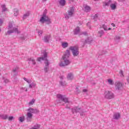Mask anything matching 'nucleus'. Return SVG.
<instances>
[{
	"mask_svg": "<svg viewBox=\"0 0 129 129\" xmlns=\"http://www.w3.org/2000/svg\"><path fill=\"white\" fill-rule=\"evenodd\" d=\"M43 56L42 57H38L37 61L38 62H41V61H44L45 67L44 70L45 73H47L49 71V66L50 65V62L48 59V53L46 52L45 50L43 51Z\"/></svg>",
	"mask_w": 129,
	"mask_h": 129,
	"instance_id": "f257e3e1",
	"label": "nucleus"
},
{
	"mask_svg": "<svg viewBox=\"0 0 129 129\" xmlns=\"http://www.w3.org/2000/svg\"><path fill=\"white\" fill-rule=\"evenodd\" d=\"M70 56V51L69 50H67L64 53V55L60 59V62L59 63V66L60 67H65V66H68L71 63L70 60L68 59L69 56Z\"/></svg>",
	"mask_w": 129,
	"mask_h": 129,
	"instance_id": "f03ea898",
	"label": "nucleus"
},
{
	"mask_svg": "<svg viewBox=\"0 0 129 129\" xmlns=\"http://www.w3.org/2000/svg\"><path fill=\"white\" fill-rule=\"evenodd\" d=\"M40 22L41 23H45V22H46L47 25H50V24H51L52 23V21H51V19L47 16L46 12H43L42 17L40 19Z\"/></svg>",
	"mask_w": 129,
	"mask_h": 129,
	"instance_id": "7ed1b4c3",
	"label": "nucleus"
},
{
	"mask_svg": "<svg viewBox=\"0 0 129 129\" xmlns=\"http://www.w3.org/2000/svg\"><path fill=\"white\" fill-rule=\"evenodd\" d=\"M69 49L72 51L73 55L74 56V57H76V56L79 55V47H78V46H71L69 48Z\"/></svg>",
	"mask_w": 129,
	"mask_h": 129,
	"instance_id": "20e7f679",
	"label": "nucleus"
},
{
	"mask_svg": "<svg viewBox=\"0 0 129 129\" xmlns=\"http://www.w3.org/2000/svg\"><path fill=\"white\" fill-rule=\"evenodd\" d=\"M68 14H64V17L66 20H69L71 17L74 15V7H71L70 9L68 11Z\"/></svg>",
	"mask_w": 129,
	"mask_h": 129,
	"instance_id": "39448f33",
	"label": "nucleus"
},
{
	"mask_svg": "<svg viewBox=\"0 0 129 129\" xmlns=\"http://www.w3.org/2000/svg\"><path fill=\"white\" fill-rule=\"evenodd\" d=\"M104 96L106 99H111L114 97V95L109 91H105Z\"/></svg>",
	"mask_w": 129,
	"mask_h": 129,
	"instance_id": "423d86ee",
	"label": "nucleus"
},
{
	"mask_svg": "<svg viewBox=\"0 0 129 129\" xmlns=\"http://www.w3.org/2000/svg\"><path fill=\"white\" fill-rule=\"evenodd\" d=\"M93 41L92 37H88L86 39L83 40V39L81 40V42L83 43V47L85 46V44H91Z\"/></svg>",
	"mask_w": 129,
	"mask_h": 129,
	"instance_id": "0eeeda50",
	"label": "nucleus"
},
{
	"mask_svg": "<svg viewBox=\"0 0 129 129\" xmlns=\"http://www.w3.org/2000/svg\"><path fill=\"white\" fill-rule=\"evenodd\" d=\"M57 98L58 99H60L61 101H63L65 103H69V101L68 100V98L65 97V96H63L60 94L57 95Z\"/></svg>",
	"mask_w": 129,
	"mask_h": 129,
	"instance_id": "6e6552de",
	"label": "nucleus"
},
{
	"mask_svg": "<svg viewBox=\"0 0 129 129\" xmlns=\"http://www.w3.org/2000/svg\"><path fill=\"white\" fill-rule=\"evenodd\" d=\"M13 33H17V34H19L20 32H19L18 28H14L13 29L9 30L7 32L5 33V35L6 36H8V35H10L13 34Z\"/></svg>",
	"mask_w": 129,
	"mask_h": 129,
	"instance_id": "1a4fd4ad",
	"label": "nucleus"
},
{
	"mask_svg": "<svg viewBox=\"0 0 129 129\" xmlns=\"http://www.w3.org/2000/svg\"><path fill=\"white\" fill-rule=\"evenodd\" d=\"M72 112H73V113H75V112H76V113L81 112L80 115H81L82 116H83V112H84L82 111L81 110V108L77 107H75V108L72 109Z\"/></svg>",
	"mask_w": 129,
	"mask_h": 129,
	"instance_id": "9d476101",
	"label": "nucleus"
},
{
	"mask_svg": "<svg viewBox=\"0 0 129 129\" xmlns=\"http://www.w3.org/2000/svg\"><path fill=\"white\" fill-rule=\"evenodd\" d=\"M116 90H121L122 89V83L119 82H116L115 83Z\"/></svg>",
	"mask_w": 129,
	"mask_h": 129,
	"instance_id": "9b49d317",
	"label": "nucleus"
},
{
	"mask_svg": "<svg viewBox=\"0 0 129 129\" xmlns=\"http://www.w3.org/2000/svg\"><path fill=\"white\" fill-rule=\"evenodd\" d=\"M27 111L29 112H30V113H34L36 114L37 113H39L40 112V111L38 110L37 109H34L33 108H29L27 109Z\"/></svg>",
	"mask_w": 129,
	"mask_h": 129,
	"instance_id": "f8f14e48",
	"label": "nucleus"
},
{
	"mask_svg": "<svg viewBox=\"0 0 129 129\" xmlns=\"http://www.w3.org/2000/svg\"><path fill=\"white\" fill-rule=\"evenodd\" d=\"M32 118H33V114L30 112H27L26 116V121L30 122L32 121Z\"/></svg>",
	"mask_w": 129,
	"mask_h": 129,
	"instance_id": "ddd939ff",
	"label": "nucleus"
},
{
	"mask_svg": "<svg viewBox=\"0 0 129 129\" xmlns=\"http://www.w3.org/2000/svg\"><path fill=\"white\" fill-rule=\"evenodd\" d=\"M120 118V113H114L113 116V119L117 120Z\"/></svg>",
	"mask_w": 129,
	"mask_h": 129,
	"instance_id": "4468645a",
	"label": "nucleus"
},
{
	"mask_svg": "<svg viewBox=\"0 0 129 129\" xmlns=\"http://www.w3.org/2000/svg\"><path fill=\"white\" fill-rule=\"evenodd\" d=\"M50 38H51V36L50 35H46L44 36L43 41L45 43H49V41H50Z\"/></svg>",
	"mask_w": 129,
	"mask_h": 129,
	"instance_id": "2eb2a0df",
	"label": "nucleus"
},
{
	"mask_svg": "<svg viewBox=\"0 0 129 129\" xmlns=\"http://www.w3.org/2000/svg\"><path fill=\"white\" fill-rule=\"evenodd\" d=\"M80 32V28H79V27L78 26L74 31V35H78Z\"/></svg>",
	"mask_w": 129,
	"mask_h": 129,
	"instance_id": "dca6fc26",
	"label": "nucleus"
},
{
	"mask_svg": "<svg viewBox=\"0 0 129 129\" xmlns=\"http://www.w3.org/2000/svg\"><path fill=\"white\" fill-rule=\"evenodd\" d=\"M29 16H30V12H27L26 14H25L23 15V20L24 21V20H26V19H27V18H28V17H29Z\"/></svg>",
	"mask_w": 129,
	"mask_h": 129,
	"instance_id": "f3484780",
	"label": "nucleus"
},
{
	"mask_svg": "<svg viewBox=\"0 0 129 129\" xmlns=\"http://www.w3.org/2000/svg\"><path fill=\"white\" fill-rule=\"evenodd\" d=\"M0 117H1L2 119H8L9 116L6 114H0Z\"/></svg>",
	"mask_w": 129,
	"mask_h": 129,
	"instance_id": "a211bd4d",
	"label": "nucleus"
},
{
	"mask_svg": "<svg viewBox=\"0 0 129 129\" xmlns=\"http://www.w3.org/2000/svg\"><path fill=\"white\" fill-rule=\"evenodd\" d=\"M98 35L99 37H102L103 35H104V31L103 30H100L98 32Z\"/></svg>",
	"mask_w": 129,
	"mask_h": 129,
	"instance_id": "6ab92c4d",
	"label": "nucleus"
},
{
	"mask_svg": "<svg viewBox=\"0 0 129 129\" xmlns=\"http://www.w3.org/2000/svg\"><path fill=\"white\" fill-rule=\"evenodd\" d=\"M85 12L88 13V12H90L91 11V8L89 6H86L85 7Z\"/></svg>",
	"mask_w": 129,
	"mask_h": 129,
	"instance_id": "aec40b11",
	"label": "nucleus"
},
{
	"mask_svg": "<svg viewBox=\"0 0 129 129\" xmlns=\"http://www.w3.org/2000/svg\"><path fill=\"white\" fill-rule=\"evenodd\" d=\"M103 4H105V7H109V5L111 4V0H109L107 2H103Z\"/></svg>",
	"mask_w": 129,
	"mask_h": 129,
	"instance_id": "412c9836",
	"label": "nucleus"
},
{
	"mask_svg": "<svg viewBox=\"0 0 129 129\" xmlns=\"http://www.w3.org/2000/svg\"><path fill=\"white\" fill-rule=\"evenodd\" d=\"M14 16L15 17L18 16V15H19V10H18V9H14Z\"/></svg>",
	"mask_w": 129,
	"mask_h": 129,
	"instance_id": "4be33fe9",
	"label": "nucleus"
},
{
	"mask_svg": "<svg viewBox=\"0 0 129 129\" xmlns=\"http://www.w3.org/2000/svg\"><path fill=\"white\" fill-rule=\"evenodd\" d=\"M66 3V1H65V0H60L59 2V5L60 6H62V7H64V6H65V3Z\"/></svg>",
	"mask_w": 129,
	"mask_h": 129,
	"instance_id": "5701e85b",
	"label": "nucleus"
},
{
	"mask_svg": "<svg viewBox=\"0 0 129 129\" xmlns=\"http://www.w3.org/2000/svg\"><path fill=\"white\" fill-rule=\"evenodd\" d=\"M67 79L69 80H72V79H73V75H72L71 73L69 74Z\"/></svg>",
	"mask_w": 129,
	"mask_h": 129,
	"instance_id": "b1692460",
	"label": "nucleus"
},
{
	"mask_svg": "<svg viewBox=\"0 0 129 129\" xmlns=\"http://www.w3.org/2000/svg\"><path fill=\"white\" fill-rule=\"evenodd\" d=\"M28 61H31L32 62L33 65H36V62H35V59L33 58H28Z\"/></svg>",
	"mask_w": 129,
	"mask_h": 129,
	"instance_id": "393cba45",
	"label": "nucleus"
},
{
	"mask_svg": "<svg viewBox=\"0 0 129 129\" xmlns=\"http://www.w3.org/2000/svg\"><path fill=\"white\" fill-rule=\"evenodd\" d=\"M93 19L95 22H96L98 20V14H96L94 16Z\"/></svg>",
	"mask_w": 129,
	"mask_h": 129,
	"instance_id": "a878e982",
	"label": "nucleus"
},
{
	"mask_svg": "<svg viewBox=\"0 0 129 129\" xmlns=\"http://www.w3.org/2000/svg\"><path fill=\"white\" fill-rule=\"evenodd\" d=\"M62 48H67V47H68V42H62Z\"/></svg>",
	"mask_w": 129,
	"mask_h": 129,
	"instance_id": "bb28decb",
	"label": "nucleus"
},
{
	"mask_svg": "<svg viewBox=\"0 0 129 129\" xmlns=\"http://www.w3.org/2000/svg\"><path fill=\"white\" fill-rule=\"evenodd\" d=\"M110 7L111 9V10H115V9H116V5L115 4H111L110 5Z\"/></svg>",
	"mask_w": 129,
	"mask_h": 129,
	"instance_id": "cd10ccee",
	"label": "nucleus"
},
{
	"mask_svg": "<svg viewBox=\"0 0 129 129\" xmlns=\"http://www.w3.org/2000/svg\"><path fill=\"white\" fill-rule=\"evenodd\" d=\"M13 29H14V28L13 27V24H12V23L10 22L9 23L8 30H13Z\"/></svg>",
	"mask_w": 129,
	"mask_h": 129,
	"instance_id": "c85d7f7f",
	"label": "nucleus"
},
{
	"mask_svg": "<svg viewBox=\"0 0 129 129\" xmlns=\"http://www.w3.org/2000/svg\"><path fill=\"white\" fill-rule=\"evenodd\" d=\"M40 126H41V125L39 124H36L33 126V128H35V129H40Z\"/></svg>",
	"mask_w": 129,
	"mask_h": 129,
	"instance_id": "c756f323",
	"label": "nucleus"
},
{
	"mask_svg": "<svg viewBox=\"0 0 129 129\" xmlns=\"http://www.w3.org/2000/svg\"><path fill=\"white\" fill-rule=\"evenodd\" d=\"M25 121V116H23L19 117V121L20 122H23Z\"/></svg>",
	"mask_w": 129,
	"mask_h": 129,
	"instance_id": "7c9ffc66",
	"label": "nucleus"
},
{
	"mask_svg": "<svg viewBox=\"0 0 129 129\" xmlns=\"http://www.w3.org/2000/svg\"><path fill=\"white\" fill-rule=\"evenodd\" d=\"M108 83L110 85H113V84H114V83H113V81H112V80H111V79L108 80Z\"/></svg>",
	"mask_w": 129,
	"mask_h": 129,
	"instance_id": "2f4dec72",
	"label": "nucleus"
},
{
	"mask_svg": "<svg viewBox=\"0 0 129 129\" xmlns=\"http://www.w3.org/2000/svg\"><path fill=\"white\" fill-rule=\"evenodd\" d=\"M35 101H36V100H35L34 99H32V100L29 102V104L30 105H33V104L35 103Z\"/></svg>",
	"mask_w": 129,
	"mask_h": 129,
	"instance_id": "473e14b6",
	"label": "nucleus"
},
{
	"mask_svg": "<svg viewBox=\"0 0 129 129\" xmlns=\"http://www.w3.org/2000/svg\"><path fill=\"white\" fill-rule=\"evenodd\" d=\"M59 84L61 86H65V85H66V83H65V81H61L60 82H59Z\"/></svg>",
	"mask_w": 129,
	"mask_h": 129,
	"instance_id": "72a5a7b5",
	"label": "nucleus"
},
{
	"mask_svg": "<svg viewBox=\"0 0 129 129\" xmlns=\"http://www.w3.org/2000/svg\"><path fill=\"white\" fill-rule=\"evenodd\" d=\"M39 37H42V34H43L42 30H39L38 32Z\"/></svg>",
	"mask_w": 129,
	"mask_h": 129,
	"instance_id": "f704fd0d",
	"label": "nucleus"
},
{
	"mask_svg": "<svg viewBox=\"0 0 129 129\" xmlns=\"http://www.w3.org/2000/svg\"><path fill=\"white\" fill-rule=\"evenodd\" d=\"M2 8L3 12H6V11H7V9L6 8L5 5H2Z\"/></svg>",
	"mask_w": 129,
	"mask_h": 129,
	"instance_id": "c9c22d12",
	"label": "nucleus"
},
{
	"mask_svg": "<svg viewBox=\"0 0 129 129\" xmlns=\"http://www.w3.org/2000/svg\"><path fill=\"white\" fill-rule=\"evenodd\" d=\"M81 35H84V36H88V34L87 32H84L80 34V36H81Z\"/></svg>",
	"mask_w": 129,
	"mask_h": 129,
	"instance_id": "e433bc0d",
	"label": "nucleus"
},
{
	"mask_svg": "<svg viewBox=\"0 0 129 129\" xmlns=\"http://www.w3.org/2000/svg\"><path fill=\"white\" fill-rule=\"evenodd\" d=\"M120 37H119V36H116L114 38L115 41H117V40H120Z\"/></svg>",
	"mask_w": 129,
	"mask_h": 129,
	"instance_id": "4c0bfd02",
	"label": "nucleus"
},
{
	"mask_svg": "<svg viewBox=\"0 0 129 129\" xmlns=\"http://www.w3.org/2000/svg\"><path fill=\"white\" fill-rule=\"evenodd\" d=\"M8 118V120L12 121L13 120V119H14V116H10Z\"/></svg>",
	"mask_w": 129,
	"mask_h": 129,
	"instance_id": "58836bf2",
	"label": "nucleus"
},
{
	"mask_svg": "<svg viewBox=\"0 0 129 129\" xmlns=\"http://www.w3.org/2000/svg\"><path fill=\"white\" fill-rule=\"evenodd\" d=\"M18 69H19V68H16L15 69H13L12 72L14 73H17V70H18Z\"/></svg>",
	"mask_w": 129,
	"mask_h": 129,
	"instance_id": "ea45409f",
	"label": "nucleus"
},
{
	"mask_svg": "<svg viewBox=\"0 0 129 129\" xmlns=\"http://www.w3.org/2000/svg\"><path fill=\"white\" fill-rule=\"evenodd\" d=\"M102 28H104V31H107V29H106V28H107L106 25H102Z\"/></svg>",
	"mask_w": 129,
	"mask_h": 129,
	"instance_id": "a19ab883",
	"label": "nucleus"
},
{
	"mask_svg": "<svg viewBox=\"0 0 129 129\" xmlns=\"http://www.w3.org/2000/svg\"><path fill=\"white\" fill-rule=\"evenodd\" d=\"M76 91L77 93H80V90H79V89H78V88H76Z\"/></svg>",
	"mask_w": 129,
	"mask_h": 129,
	"instance_id": "79ce46f5",
	"label": "nucleus"
},
{
	"mask_svg": "<svg viewBox=\"0 0 129 129\" xmlns=\"http://www.w3.org/2000/svg\"><path fill=\"white\" fill-rule=\"evenodd\" d=\"M3 23H4V22H3V20L0 19V27L3 26Z\"/></svg>",
	"mask_w": 129,
	"mask_h": 129,
	"instance_id": "37998d69",
	"label": "nucleus"
},
{
	"mask_svg": "<svg viewBox=\"0 0 129 129\" xmlns=\"http://www.w3.org/2000/svg\"><path fill=\"white\" fill-rule=\"evenodd\" d=\"M20 38L21 39V40H26V37L25 36H21Z\"/></svg>",
	"mask_w": 129,
	"mask_h": 129,
	"instance_id": "c03bdc74",
	"label": "nucleus"
},
{
	"mask_svg": "<svg viewBox=\"0 0 129 129\" xmlns=\"http://www.w3.org/2000/svg\"><path fill=\"white\" fill-rule=\"evenodd\" d=\"M31 85H32V86H33V87H35L36 86V84H35V83H31Z\"/></svg>",
	"mask_w": 129,
	"mask_h": 129,
	"instance_id": "a18cd8bd",
	"label": "nucleus"
},
{
	"mask_svg": "<svg viewBox=\"0 0 129 129\" xmlns=\"http://www.w3.org/2000/svg\"><path fill=\"white\" fill-rule=\"evenodd\" d=\"M26 82H27V83H31L32 82V81L31 80H27V81H26Z\"/></svg>",
	"mask_w": 129,
	"mask_h": 129,
	"instance_id": "49530a36",
	"label": "nucleus"
},
{
	"mask_svg": "<svg viewBox=\"0 0 129 129\" xmlns=\"http://www.w3.org/2000/svg\"><path fill=\"white\" fill-rule=\"evenodd\" d=\"M4 82H5V83H8V82H9V80H8V79H5V80H4Z\"/></svg>",
	"mask_w": 129,
	"mask_h": 129,
	"instance_id": "de8ad7c7",
	"label": "nucleus"
},
{
	"mask_svg": "<svg viewBox=\"0 0 129 129\" xmlns=\"http://www.w3.org/2000/svg\"><path fill=\"white\" fill-rule=\"evenodd\" d=\"M17 74H18V73H14V74L13 75L14 77H16V76H17Z\"/></svg>",
	"mask_w": 129,
	"mask_h": 129,
	"instance_id": "09e8293b",
	"label": "nucleus"
},
{
	"mask_svg": "<svg viewBox=\"0 0 129 129\" xmlns=\"http://www.w3.org/2000/svg\"><path fill=\"white\" fill-rule=\"evenodd\" d=\"M83 92H87V89H84L83 90Z\"/></svg>",
	"mask_w": 129,
	"mask_h": 129,
	"instance_id": "8fccbe9b",
	"label": "nucleus"
},
{
	"mask_svg": "<svg viewBox=\"0 0 129 129\" xmlns=\"http://www.w3.org/2000/svg\"><path fill=\"white\" fill-rule=\"evenodd\" d=\"M119 73H120V74H121V75H123L122 71H120V72H119Z\"/></svg>",
	"mask_w": 129,
	"mask_h": 129,
	"instance_id": "3c124183",
	"label": "nucleus"
},
{
	"mask_svg": "<svg viewBox=\"0 0 129 129\" xmlns=\"http://www.w3.org/2000/svg\"><path fill=\"white\" fill-rule=\"evenodd\" d=\"M33 86H32V84L29 85V88H32Z\"/></svg>",
	"mask_w": 129,
	"mask_h": 129,
	"instance_id": "603ef678",
	"label": "nucleus"
},
{
	"mask_svg": "<svg viewBox=\"0 0 129 129\" xmlns=\"http://www.w3.org/2000/svg\"><path fill=\"white\" fill-rule=\"evenodd\" d=\"M111 26H112V27H115V24H113V23H112Z\"/></svg>",
	"mask_w": 129,
	"mask_h": 129,
	"instance_id": "864d4df0",
	"label": "nucleus"
},
{
	"mask_svg": "<svg viewBox=\"0 0 129 129\" xmlns=\"http://www.w3.org/2000/svg\"><path fill=\"white\" fill-rule=\"evenodd\" d=\"M24 80H25V81H26V82L28 81V80L26 78H24Z\"/></svg>",
	"mask_w": 129,
	"mask_h": 129,
	"instance_id": "5fc2aeb1",
	"label": "nucleus"
},
{
	"mask_svg": "<svg viewBox=\"0 0 129 129\" xmlns=\"http://www.w3.org/2000/svg\"><path fill=\"white\" fill-rule=\"evenodd\" d=\"M59 78H60V79L62 80V79H63V76H60L59 77Z\"/></svg>",
	"mask_w": 129,
	"mask_h": 129,
	"instance_id": "6e6d98bb",
	"label": "nucleus"
},
{
	"mask_svg": "<svg viewBox=\"0 0 129 129\" xmlns=\"http://www.w3.org/2000/svg\"><path fill=\"white\" fill-rule=\"evenodd\" d=\"M127 82L129 83V78H128L127 79Z\"/></svg>",
	"mask_w": 129,
	"mask_h": 129,
	"instance_id": "4d7b16f0",
	"label": "nucleus"
},
{
	"mask_svg": "<svg viewBox=\"0 0 129 129\" xmlns=\"http://www.w3.org/2000/svg\"><path fill=\"white\" fill-rule=\"evenodd\" d=\"M89 24H90L89 22H88V23H87V26H89Z\"/></svg>",
	"mask_w": 129,
	"mask_h": 129,
	"instance_id": "13d9d810",
	"label": "nucleus"
},
{
	"mask_svg": "<svg viewBox=\"0 0 129 129\" xmlns=\"http://www.w3.org/2000/svg\"><path fill=\"white\" fill-rule=\"evenodd\" d=\"M108 30L109 31V30H111V28H108Z\"/></svg>",
	"mask_w": 129,
	"mask_h": 129,
	"instance_id": "bf43d9fd",
	"label": "nucleus"
},
{
	"mask_svg": "<svg viewBox=\"0 0 129 129\" xmlns=\"http://www.w3.org/2000/svg\"><path fill=\"white\" fill-rule=\"evenodd\" d=\"M121 2H124V0H120Z\"/></svg>",
	"mask_w": 129,
	"mask_h": 129,
	"instance_id": "052dcab7",
	"label": "nucleus"
},
{
	"mask_svg": "<svg viewBox=\"0 0 129 129\" xmlns=\"http://www.w3.org/2000/svg\"><path fill=\"white\" fill-rule=\"evenodd\" d=\"M25 91H26V92L28 91V89H26L25 90Z\"/></svg>",
	"mask_w": 129,
	"mask_h": 129,
	"instance_id": "680f3d73",
	"label": "nucleus"
},
{
	"mask_svg": "<svg viewBox=\"0 0 129 129\" xmlns=\"http://www.w3.org/2000/svg\"><path fill=\"white\" fill-rule=\"evenodd\" d=\"M2 31V29H1V27H0V32Z\"/></svg>",
	"mask_w": 129,
	"mask_h": 129,
	"instance_id": "e2e57ef3",
	"label": "nucleus"
},
{
	"mask_svg": "<svg viewBox=\"0 0 129 129\" xmlns=\"http://www.w3.org/2000/svg\"><path fill=\"white\" fill-rule=\"evenodd\" d=\"M30 129H35V128H33V127H32V128H30Z\"/></svg>",
	"mask_w": 129,
	"mask_h": 129,
	"instance_id": "0e129e2a",
	"label": "nucleus"
},
{
	"mask_svg": "<svg viewBox=\"0 0 129 129\" xmlns=\"http://www.w3.org/2000/svg\"><path fill=\"white\" fill-rule=\"evenodd\" d=\"M57 101H58V102H60V100H58Z\"/></svg>",
	"mask_w": 129,
	"mask_h": 129,
	"instance_id": "69168bd1",
	"label": "nucleus"
},
{
	"mask_svg": "<svg viewBox=\"0 0 129 129\" xmlns=\"http://www.w3.org/2000/svg\"><path fill=\"white\" fill-rule=\"evenodd\" d=\"M68 108H69V109H70V107H68Z\"/></svg>",
	"mask_w": 129,
	"mask_h": 129,
	"instance_id": "338daca9",
	"label": "nucleus"
},
{
	"mask_svg": "<svg viewBox=\"0 0 129 129\" xmlns=\"http://www.w3.org/2000/svg\"><path fill=\"white\" fill-rule=\"evenodd\" d=\"M45 2H46L47 0H44Z\"/></svg>",
	"mask_w": 129,
	"mask_h": 129,
	"instance_id": "774afa93",
	"label": "nucleus"
}]
</instances>
